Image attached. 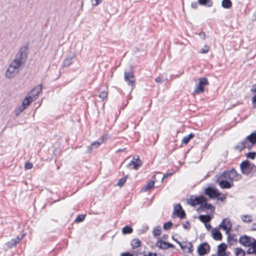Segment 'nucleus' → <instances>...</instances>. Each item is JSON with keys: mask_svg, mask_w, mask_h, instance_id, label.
I'll use <instances>...</instances> for the list:
<instances>
[{"mask_svg": "<svg viewBox=\"0 0 256 256\" xmlns=\"http://www.w3.org/2000/svg\"><path fill=\"white\" fill-rule=\"evenodd\" d=\"M224 179L233 182L234 180H238L241 178V175L233 168L223 172L221 175Z\"/></svg>", "mask_w": 256, "mask_h": 256, "instance_id": "nucleus-1", "label": "nucleus"}, {"mask_svg": "<svg viewBox=\"0 0 256 256\" xmlns=\"http://www.w3.org/2000/svg\"><path fill=\"white\" fill-rule=\"evenodd\" d=\"M28 53V46H23L18 50L15 58L25 63L27 59Z\"/></svg>", "mask_w": 256, "mask_h": 256, "instance_id": "nucleus-2", "label": "nucleus"}, {"mask_svg": "<svg viewBox=\"0 0 256 256\" xmlns=\"http://www.w3.org/2000/svg\"><path fill=\"white\" fill-rule=\"evenodd\" d=\"M32 102L29 98L27 96L22 100V104L14 110V113L16 116H18L22 112H24Z\"/></svg>", "mask_w": 256, "mask_h": 256, "instance_id": "nucleus-3", "label": "nucleus"}, {"mask_svg": "<svg viewBox=\"0 0 256 256\" xmlns=\"http://www.w3.org/2000/svg\"><path fill=\"white\" fill-rule=\"evenodd\" d=\"M208 84V82L206 78H200L198 80V86L195 88L194 94H198L203 92L204 90L205 86Z\"/></svg>", "mask_w": 256, "mask_h": 256, "instance_id": "nucleus-4", "label": "nucleus"}, {"mask_svg": "<svg viewBox=\"0 0 256 256\" xmlns=\"http://www.w3.org/2000/svg\"><path fill=\"white\" fill-rule=\"evenodd\" d=\"M110 138V136H103L96 141L94 142L91 145L88 146V152H90L92 150L98 148L100 144L105 142Z\"/></svg>", "mask_w": 256, "mask_h": 256, "instance_id": "nucleus-5", "label": "nucleus"}, {"mask_svg": "<svg viewBox=\"0 0 256 256\" xmlns=\"http://www.w3.org/2000/svg\"><path fill=\"white\" fill-rule=\"evenodd\" d=\"M254 167V166L253 164L247 160L244 161L240 164L241 172L245 175H248Z\"/></svg>", "mask_w": 256, "mask_h": 256, "instance_id": "nucleus-6", "label": "nucleus"}, {"mask_svg": "<svg viewBox=\"0 0 256 256\" xmlns=\"http://www.w3.org/2000/svg\"><path fill=\"white\" fill-rule=\"evenodd\" d=\"M42 88L40 86H37L34 87L28 94L27 96L32 101L35 100L38 94L41 92Z\"/></svg>", "mask_w": 256, "mask_h": 256, "instance_id": "nucleus-7", "label": "nucleus"}, {"mask_svg": "<svg viewBox=\"0 0 256 256\" xmlns=\"http://www.w3.org/2000/svg\"><path fill=\"white\" fill-rule=\"evenodd\" d=\"M218 227L224 230L226 234H228L232 228V224L230 220L228 218L223 219Z\"/></svg>", "mask_w": 256, "mask_h": 256, "instance_id": "nucleus-8", "label": "nucleus"}, {"mask_svg": "<svg viewBox=\"0 0 256 256\" xmlns=\"http://www.w3.org/2000/svg\"><path fill=\"white\" fill-rule=\"evenodd\" d=\"M18 72V70L10 64L5 72L4 76L7 78L10 79L15 77Z\"/></svg>", "mask_w": 256, "mask_h": 256, "instance_id": "nucleus-9", "label": "nucleus"}, {"mask_svg": "<svg viewBox=\"0 0 256 256\" xmlns=\"http://www.w3.org/2000/svg\"><path fill=\"white\" fill-rule=\"evenodd\" d=\"M218 185L222 188H229L234 186L233 182H230L226 179H224L221 176L218 180Z\"/></svg>", "mask_w": 256, "mask_h": 256, "instance_id": "nucleus-10", "label": "nucleus"}, {"mask_svg": "<svg viewBox=\"0 0 256 256\" xmlns=\"http://www.w3.org/2000/svg\"><path fill=\"white\" fill-rule=\"evenodd\" d=\"M254 240L250 237L246 236H242L240 238V244L246 247H250L252 244V242Z\"/></svg>", "mask_w": 256, "mask_h": 256, "instance_id": "nucleus-11", "label": "nucleus"}, {"mask_svg": "<svg viewBox=\"0 0 256 256\" xmlns=\"http://www.w3.org/2000/svg\"><path fill=\"white\" fill-rule=\"evenodd\" d=\"M204 201V197L202 196H200L199 197H194L192 196L189 200H188V203L192 206H194L196 205L200 204L201 206V204L202 202Z\"/></svg>", "mask_w": 256, "mask_h": 256, "instance_id": "nucleus-12", "label": "nucleus"}, {"mask_svg": "<svg viewBox=\"0 0 256 256\" xmlns=\"http://www.w3.org/2000/svg\"><path fill=\"white\" fill-rule=\"evenodd\" d=\"M210 251V246L208 244H200L198 248V252L200 256H204Z\"/></svg>", "mask_w": 256, "mask_h": 256, "instance_id": "nucleus-13", "label": "nucleus"}, {"mask_svg": "<svg viewBox=\"0 0 256 256\" xmlns=\"http://www.w3.org/2000/svg\"><path fill=\"white\" fill-rule=\"evenodd\" d=\"M142 164V162L140 159L139 156H136L133 158L128 164V166L133 165L134 170H138Z\"/></svg>", "mask_w": 256, "mask_h": 256, "instance_id": "nucleus-14", "label": "nucleus"}, {"mask_svg": "<svg viewBox=\"0 0 256 256\" xmlns=\"http://www.w3.org/2000/svg\"><path fill=\"white\" fill-rule=\"evenodd\" d=\"M227 246L225 244H222L218 246V256H228V254L226 250Z\"/></svg>", "mask_w": 256, "mask_h": 256, "instance_id": "nucleus-15", "label": "nucleus"}, {"mask_svg": "<svg viewBox=\"0 0 256 256\" xmlns=\"http://www.w3.org/2000/svg\"><path fill=\"white\" fill-rule=\"evenodd\" d=\"M124 79L125 80L128 82V85L130 86H133L134 85L135 80L132 72H125Z\"/></svg>", "mask_w": 256, "mask_h": 256, "instance_id": "nucleus-16", "label": "nucleus"}, {"mask_svg": "<svg viewBox=\"0 0 256 256\" xmlns=\"http://www.w3.org/2000/svg\"><path fill=\"white\" fill-rule=\"evenodd\" d=\"M174 214H176L180 218H182L185 215L184 211L182 210L181 206L179 204H176L174 206Z\"/></svg>", "mask_w": 256, "mask_h": 256, "instance_id": "nucleus-17", "label": "nucleus"}, {"mask_svg": "<svg viewBox=\"0 0 256 256\" xmlns=\"http://www.w3.org/2000/svg\"><path fill=\"white\" fill-rule=\"evenodd\" d=\"M24 64V62L14 58L10 64L20 72Z\"/></svg>", "mask_w": 256, "mask_h": 256, "instance_id": "nucleus-18", "label": "nucleus"}, {"mask_svg": "<svg viewBox=\"0 0 256 256\" xmlns=\"http://www.w3.org/2000/svg\"><path fill=\"white\" fill-rule=\"evenodd\" d=\"M205 192L206 194L208 195L211 198L216 197L219 195L217 190L211 188H208L206 189Z\"/></svg>", "mask_w": 256, "mask_h": 256, "instance_id": "nucleus-19", "label": "nucleus"}, {"mask_svg": "<svg viewBox=\"0 0 256 256\" xmlns=\"http://www.w3.org/2000/svg\"><path fill=\"white\" fill-rule=\"evenodd\" d=\"M156 246L157 247L162 249H167L169 248H173L172 244L164 242L162 240H158L156 243Z\"/></svg>", "mask_w": 256, "mask_h": 256, "instance_id": "nucleus-20", "label": "nucleus"}, {"mask_svg": "<svg viewBox=\"0 0 256 256\" xmlns=\"http://www.w3.org/2000/svg\"><path fill=\"white\" fill-rule=\"evenodd\" d=\"M74 58V55H68V56L63 61V66L64 67H68L73 62V59Z\"/></svg>", "mask_w": 256, "mask_h": 256, "instance_id": "nucleus-21", "label": "nucleus"}, {"mask_svg": "<svg viewBox=\"0 0 256 256\" xmlns=\"http://www.w3.org/2000/svg\"><path fill=\"white\" fill-rule=\"evenodd\" d=\"M200 207L203 210H208L212 212L214 210V207L211 204L207 203L204 198V201L202 202Z\"/></svg>", "mask_w": 256, "mask_h": 256, "instance_id": "nucleus-22", "label": "nucleus"}, {"mask_svg": "<svg viewBox=\"0 0 256 256\" xmlns=\"http://www.w3.org/2000/svg\"><path fill=\"white\" fill-rule=\"evenodd\" d=\"M212 238L216 240H220L222 239V236L221 233L219 232V230L216 228H213L212 230Z\"/></svg>", "mask_w": 256, "mask_h": 256, "instance_id": "nucleus-23", "label": "nucleus"}, {"mask_svg": "<svg viewBox=\"0 0 256 256\" xmlns=\"http://www.w3.org/2000/svg\"><path fill=\"white\" fill-rule=\"evenodd\" d=\"M23 236H22L21 237L17 236L16 238L8 242L6 244L8 245V246L9 248H12L15 246L17 244H18L20 240L22 239Z\"/></svg>", "mask_w": 256, "mask_h": 256, "instance_id": "nucleus-24", "label": "nucleus"}, {"mask_svg": "<svg viewBox=\"0 0 256 256\" xmlns=\"http://www.w3.org/2000/svg\"><path fill=\"white\" fill-rule=\"evenodd\" d=\"M154 181L150 180L148 182L147 184L142 188V192L148 191L154 188Z\"/></svg>", "mask_w": 256, "mask_h": 256, "instance_id": "nucleus-25", "label": "nucleus"}, {"mask_svg": "<svg viewBox=\"0 0 256 256\" xmlns=\"http://www.w3.org/2000/svg\"><path fill=\"white\" fill-rule=\"evenodd\" d=\"M241 220L244 223H250L252 220V216L250 214H242L240 216Z\"/></svg>", "mask_w": 256, "mask_h": 256, "instance_id": "nucleus-26", "label": "nucleus"}, {"mask_svg": "<svg viewBox=\"0 0 256 256\" xmlns=\"http://www.w3.org/2000/svg\"><path fill=\"white\" fill-rule=\"evenodd\" d=\"M198 2L200 5L208 7H210L213 4V2L212 0H198Z\"/></svg>", "mask_w": 256, "mask_h": 256, "instance_id": "nucleus-27", "label": "nucleus"}, {"mask_svg": "<svg viewBox=\"0 0 256 256\" xmlns=\"http://www.w3.org/2000/svg\"><path fill=\"white\" fill-rule=\"evenodd\" d=\"M222 6L224 8L229 9L232 6V2L230 0H222Z\"/></svg>", "mask_w": 256, "mask_h": 256, "instance_id": "nucleus-28", "label": "nucleus"}, {"mask_svg": "<svg viewBox=\"0 0 256 256\" xmlns=\"http://www.w3.org/2000/svg\"><path fill=\"white\" fill-rule=\"evenodd\" d=\"M198 218L202 222L206 224L210 220L212 217L210 215H200Z\"/></svg>", "mask_w": 256, "mask_h": 256, "instance_id": "nucleus-29", "label": "nucleus"}, {"mask_svg": "<svg viewBox=\"0 0 256 256\" xmlns=\"http://www.w3.org/2000/svg\"><path fill=\"white\" fill-rule=\"evenodd\" d=\"M248 252L250 254H256V240H253L252 244L250 247L248 248Z\"/></svg>", "mask_w": 256, "mask_h": 256, "instance_id": "nucleus-30", "label": "nucleus"}, {"mask_svg": "<svg viewBox=\"0 0 256 256\" xmlns=\"http://www.w3.org/2000/svg\"><path fill=\"white\" fill-rule=\"evenodd\" d=\"M162 232L161 228L160 226H156L153 228L152 233L154 236H158L160 235Z\"/></svg>", "mask_w": 256, "mask_h": 256, "instance_id": "nucleus-31", "label": "nucleus"}, {"mask_svg": "<svg viewBox=\"0 0 256 256\" xmlns=\"http://www.w3.org/2000/svg\"><path fill=\"white\" fill-rule=\"evenodd\" d=\"M141 244V242L138 239L134 238L131 242V246L133 248L139 247Z\"/></svg>", "mask_w": 256, "mask_h": 256, "instance_id": "nucleus-32", "label": "nucleus"}, {"mask_svg": "<svg viewBox=\"0 0 256 256\" xmlns=\"http://www.w3.org/2000/svg\"><path fill=\"white\" fill-rule=\"evenodd\" d=\"M194 136V134H190L188 136H185L182 140V143L184 144H187L190 140L193 138Z\"/></svg>", "mask_w": 256, "mask_h": 256, "instance_id": "nucleus-33", "label": "nucleus"}, {"mask_svg": "<svg viewBox=\"0 0 256 256\" xmlns=\"http://www.w3.org/2000/svg\"><path fill=\"white\" fill-rule=\"evenodd\" d=\"M236 256H244L245 252L241 248H236L234 250Z\"/></svg>", "mask_w": 256, "mask_h": 256, "instance_id": "nucleus-34", "label": "nucleus"}, {"mask_svg": "<svg viewBox=\"0 0 256 256\" xmlns=\"http://www.w3.org/2000/svg\"><path fill=\"white\" fill-rule=\"evenodd\" d=\"M248 140L252 144L256 142V133H252L249 135L248 138Z\"/></svg>", "mask_w": 256, "mask_h": 256, "instance_id": "nucleus-35", "label": "nucleus"}, {"mask_svg": "<svg viewBox=\"0 0 256 256\" xmlns=\"http://www.w3.org/2000/svg\"><path fill=\"white\" fill-rule=\"evenodd\" d=\"M132 232V229L130 226H126L122 228V232L123 234H130Z\"/></svg>", "mask_w": 256, "mask_h": 256, "instance_id": "nucleus-36", "label": "nucleus"}, {"mask_svg": "<svg viewBox=\"0 0 256 256\" xmlns=\"http://www.w3.org/2000/svg\"><path fill=\"white\" fill-rule=\"evenodd\" d=\"M210 50V47L208 45H204L202 46L200 50V52L201 54H206Z\"/></svg>", "mask_w": 256, "mask_h": 256, "instance_id": "nucleus-37", "label": "nucleus"}, {"mask_svg": "<svg viewBox=\"0 0 256 256\" xmlns=\"http://www.w3.org/2000/svg\"><path fill=\"white\" fill-rule=\"evenodd\" d=\"M126 176L120 179L117 183V185L120 187L122 186L124 183L126 182Z\"/></svg>", "mask_w": 256, "mask_h": 256, "instance_id": "nucleus-38", "label": "nucleus"}, {"mask_svg": "<svg viewBox=\"0 0 256 256\" xmlns=\"http://www.w3.org/2000/svg\"><path fill=\"white\" fill-rule=\"evenodd\" d=\"M177 242L178 244L180 245V248L183 250H187L188 252H192V250L191 249V248L190 247V246H184L183 245H182V244L178 242V241H176Z\"/></svg>", "mask_w": 256, "mask_h": 256, "instance_id": "nucleus-39", "label": "nucleus"}, {"mask_svg": "<svg viewBox=\"0 0 256 256\" xmlns=\"http://www.w3.org/2000/svg\"><path fill=\"white\" fill-rule=\"evenodd\" d=\"M172 226V223L171 222L169 221V222L165 223L164 224L163 228L164 230H166L170 229V228H171Z\"/></svg>", "mask_w": 256, "mask_h": 256, "instance_id": "nucleus-40", "label": "nucleus"}, {"mask_svg": "<svg viewBox=\"0 0 256 256\" xmlns=\"http://www.w3.org/2000/svg\"><path fill=\"white\" fill-rule=\"evenodd\" d=\"M256 156V152H249L246 154L247 158H250L252 160H254Z\"/></svg>", "mask_w": 256, "mask_h": 256, "instance_id": "nucleus-41", "label": "nucleus"}, {"mask_svg": "<svg viewBox=\"0 0 256 256\" xmlns=\"http://www.w3.org/2000/svg\"><path fill=\"white\" fill-rule=\"evenodd\" d=\"M102 0H90V2L92 6H96L99 4Z\"/></svg>", "mask_w": 256, "mask_h": 256, "instance_id": "nucleus-42", "label": "nucleus"}, {"mask_svg": "<svg viewBox=\"0 0 256 256\" xmlns=\"http://www.w3.org/2000/svg\"><path fill=\"white\" fill-rule=\"evenodd\" d=\"M84 215H80L78 216H77L75 220V221L76 222H80L84 220Z\"/></svg>", "mask_w": 256, "mask_h": 256, "instance_id": "nucleus-43", "label": "nucleus"}, {"mask_svg": "<svg viewBox=\"0 0 256 256\" xmlns=\"http://www.w3.org/2000/svg\"><path fill=\"white\" fill-rule=\"evenodd\" d=\"M99 96L102 99H104L107 97V92L105 91H102L100 94Z\"/></svg>", "mask_w": 256, "mask_h": 256, "instance_id": "nucleus-44", "label": "nucleus"}, {"mask_svg": "<svg viewBox=\"0 0 256 256\" xmlns=\"http://www.w3.org/2000/svg\"><path fill=\"white\" fill-rule=\"evenodd\" d=\"M32 167V164L31 163H27L25 164L24 168L26 170L31 169Z\"/></svg>", "mask_w": 256, "mask_h": 256, "instance_id": "nucleus-45", "label": "nucleus"}, {"mask_svg": "<svg viewBox=\"0 0 256 256\" xmlns=\"http://www.w3.org/2000/svg\"><path fill=\"white\" fill-rule=\"evenodd\" d=\"M252 102L254 108H256V94H255L252 98Z\"/></svg>", "mask_w": 256, "mask_h": 256, "instance_id": "nucleus-46", "label": "nucleus"}, {"mask_svg": "<svg viewBox=\"0 0 256 256\" xmlns=\"http://www.w3.org/2000/svg\"><path fill=\"white\" fill-rule=\"evenodd\" d=\"M136 256H156V254L149 253L148 254H140Z\"/></svg>", "mask_w": 256, "mask_h": 256, "instance_id": "nucleus-47", "label": "nucleus"}, {"mask_svg": "<svg viewBox=\"0 0 256 256\" xmlns=\"http://www.w3.org/2000/svg\"><path fill=\"white\" fill-rule=\"evenodd\" d=\"M120 256H133V254L129 252H126L121 254Z\"/></svg>", "mask_w": 256, "mask_h": 256, "instance_id": "nucleus-48", "label": "nucleus"}, {"mask_svg": "<svg viewBox=\"0 0 256 256\" xmlns=\"http://www.w3.org/2000/svg\"><path fill=\"white\" fill-rule=\"evenodd\" d=\"M192 8L194 9H196L198 7V4L196 2H193L191 4Z\"/></svg>", "mask_w": 256, "mask_h": 256, "instance_id": "nucleus-49", "label": "nucleus"}, {"mask_svg": "<svg viewBox=\"0 0 256 256\" xmlns=\"http://www.w3.org/2000/svg\"><path fill=\"white\" fill-rule=\"evenodd\" d=\"M199 36H200V37L202 40H204L206 38V35L205 33H204V32L200 33Z\"/></svg>", "mask_w": 256, "mask_h": 256, "instance_id": "nucleus-50", "label": "nucleus"}, {"mask_svg": "<svg viewBox=\"0 0 256 256\" xmlns=\"http://www.w3.org/2000/svg\"><path fill=\"white\" fill-rule=\"evenodd\" d=\"M250 230H256V222L253 223L250 226Z\"/></svg>", "mask_w": 256, "mask_h": 256, "instance_id": "nucleus-51", "label": "nucleus"}, {"mask_svg": "<svg viewBox=\"0 0 256 256\" xmlns=\"http://www.w3.org/2000/svg\"><path fill=\"white\" fill-rule=\"evenodd\" d=\"M155 80L158 83H160L162 82V78L160 77H158L155 79Z\"/></svg>", "mask_w": 256, "mask_h": 256, "instance_id": "nucleus-52", "label": "nucleus"}, {"mask_svg": "<svg viewBox=\"0 0 256 256\" xmlns=\"http://www.w3.org/2000/svg\"><path fill=\"white\" fill-rule=\"evenodd\" d=\"M251 92H256V84L252 86L251 88Z\"/></svg>", "mask_w": 256, "mask_h": 256, "instance_id": "nucleus-53", "label": "nucleus"}, {"mask_svg": "<svg viewBox=\"0 0 256 256\" xmlns=\"http://www.w3.org/2000/svg\"><path fill=\"white\" fill-rule=\"evenodd\" d=\"M205 227L208 230H210L211 228V226L210 224L206 223L205 224Z\"/></svg>", "mask_w": 256, "mask_h": 256, "instance_id": "nucleus-54", "label": "nucleus"}, {"mask_svg": "<svg viewBox=\"0 0 256 256\" xmlns=\"http://www.w3.org/2000/svg\"><path fill=\"white\" fill-rule=\"evenodd\" d=\"M172 174V173H169V174H167L164 175L162 180V181L164 178H167L168 176H170Z\"/></svg>", "mask_w": 256, "mask_h": 256, "instance_id": "nucleus-55", "label": "nucleus"}, {"mask_svg": "<svg viewBox=\"0 0 256 256\" xmlns=\"http://www.w3.org/2000/svg\"><path fill=\"white\" fill-rule=\"evenodd\" d=\"M183 226H184V227L185 228H188V227H187L186 225V224H184V225H183Z\"/></svg>", "mask_w": 256, "mask_h": 256, "instance_id": "nucleus-56", "label": "nucleus"}, {"mask_svg": "<svg viewBox=\"0 0 256 256\" xmlns=\"http://www.w3.org/2000/svg\"><path fill=\"white\" fill-rule=\"evenodd\" d=\"M164 238L165 239L166 238V236H163Z\"/></svg>", "mask_w": 256, "mask_h": 256, "instance_id": "nucleus-57", "label": "nucleus"}]
</instances>
